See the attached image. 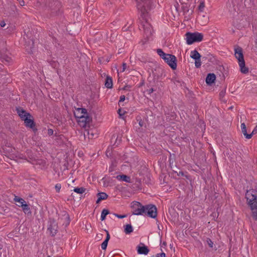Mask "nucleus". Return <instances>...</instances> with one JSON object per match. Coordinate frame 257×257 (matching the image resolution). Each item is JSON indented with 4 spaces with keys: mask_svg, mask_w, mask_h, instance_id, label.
Here are the masks:
<instances>
[{
    "mask_svg": "<svg viewBox=\"0 0 257 257\" xmlns=\"http://www.w3.org/2000/svg\"><path fill=\"white\" fill-rule=\"evenodd\" d=\"M157 52L172 70L176 69L177 59L175 55L165 53L161 49H158Z\"/></svg>",
    "mask_w": 257,
    "mask_h": 257,
    "instance_id": "1",
    "label": "nucleus"
},
{
    "mask_svg": "<svg viewBox=\"0 0 257 257\" xmlns=\"http://www.w3.org/2000/svg\"><path fill=\"white\" fill-rule=\"evenodd\" d=\"M235 57L238 60V63L240 67V70L243 74H247L248 72V68L245 67V61L242 52V49L238 46L234 49Z\"/></svg>",
    "mask_w": 257,
    "mask_h": 257,
    "instance_id": "2",
    "label": "nucleus"
},
{
    "mask_svg": "<svg viewBox=\"0 0 257 257\" xmlns=\"http://www.w3.org/2000/svg\"><path fill=\"white\" fill-rule=\"evenodd\" d=\"M247 203L251 211L257 209V191L253 189L247 190L245 193Z\"/></svg>",
    "mask_w": 257,
    "mask_h": 257,
    "instance_id": "3",
    "label": "nucleus"
},
{
    "mask_svg": "<svg viewBox=\"0 0 257 257\" xmlns=\"http://www.w3.org/2000/svg\"><path fill=\"white\" fill-rule=\"evenodd\" d=\"M185 36L186 37V43L188 45L201 42L203 39V34L198 32H187Z\"/></svg>",
    "mask_w": 257,
    "mask_h": 257,
    "instance_id": "4",
    "label": "nucleus"
},
{
    "mask_svg": "<svg viewBox=\"0 0 257 257\" xmlns=\"http://www.w3.org/2000/svg\"><path fill=\"white\" fill-rule=\"evenodd\" d=\"M137 8L141 12L142 15H145L150 10L152 4V0H136Z\"/></svg>",
    "mask_w": 257,
    "mask_h": 257,
    "instance_id": "5",
    "label": "nucleus"
},
{
    "mask_svg": "<svg viewBox=\"0 0 257 257\" xmlns=\"http://www.w3.org/2000/svg\"><path fill=\"white\" fill-rule=\"evenodd\" d=\"M132 205L133 214L136 215H144L145 213L146 205H143L139 202L134 201Z\"/></svg>",
    "mask_w": 257,
    "mask_h": 257,
    "instance_id": "6",
    "label": "nucleus"
},
{
    "mask_svg": "<svg viewBox=\"0 0 257 257\" xmlns=\"http://www.w3.org/2000/svg\"><path fill=\"white\" fill-rule=\"evenodd\" d=\"M144 215H147L151 218H155L157 216V208L155 205H146L145 213Z\"/></svg>",
    "mask_w": 257,
    "mask_h": 257,
    "instance_id": "7",
    "label": "nucleus"
},
{
    "mask_svg": "<svg viewBox=\"0 0 257 257\" xmlns=\"http://www.w3.org/2000/svg\"><path fill=\"white\" fill-rule=\"evenodd\" d=\"M58 223L54 218H50L48 221V230L52 236H54L58 232Z\"/></svg>",
    "mask_w": 257,
    "mask_h": 257,
    "instance_id": "8",
    "label": "nucleus"
},
{
    "mask_svg": "<svg viewBox=\"0 0 257 257\" xmlns=\"http://www.w3.org/2000/svg\"><path fill=\"white\" fill-rule=\"evenodd\" d=\"M139 27L140 30L144 31V35L147 38L149 39L151 36L152 34V28L151 25L147 21L142 22Z\"/></svg>",
    "mask_w": 257,
    "mask_h": 257,
    "instance_id": "9",
    "label": "nucleus"
},
{
    "mask_svg": "<svg viewBox=\"0 0 257 257\" xmlns=\"http://www.w3.org/2000/svg\"><path fill=\"white\" fill-rule=\"evenodd\" d=\"M23 120L26 127L32 128L35 133L37 132L38 129L36 127V123L32 115L31 116H27L24 118Z\"/></svg>",
    "mask_w": 257,
    "mask_h": 257,
    "instance_id": "10",
    "label": "nucleus"
},
{
    "mask_svg": "<svg viewBox=\"0 0 257 257\" xmlns=\"http://www.w3.org/2000/svg\"><path fill=\"white\" fill-rule=\"evenodd\" d=\"M122 137V132L114 134L112 136L111 141V142H112L113 141H114L113 146H115L116 147H117V146H118V145H119L120 144V143L121 142Z\"/></svg>",
    "mask_w": 257,
    "mask_h": 257,
    "instance_id": "11",
    "label": "nucleus"
},
{
    "mask_svg": "<svg viewBox=\"0 0 257 257\" xmlns=\"http://www.w3.org/2000/svg\"><path fill=\"white\" fill-rule=\"evenodd\" d=\"M137 250L138 254L146 255L149 252V249L143 243L141 242L137 246Z\"/></svg>",
    "mask_w": 257,
    "mask_h": 257,
    "instance_id": "12",
    "label": "nucleus"
},
{
    "mask_svg": "<svg viewBox=\"0 0 257 257\" xmlns=\"http://www.w3.org/2000/svg\"><path fill=\"white\" fill-rule=\"evenodd\" d=\"M16 111L22 120H23L24 118L27 117V116H31V114L29 112H27L21 107H17Z\"/></svg>",
    "mask_w": 257,
    "mask_h": 257,
    "instance_id": "13",
    "label": "nucleus"
},
{
    "mask_svg": "<svg viewBox=\"0 0 257 257\" xmlns=\"http://www.w3.org/2000/svg\"><path fill=\"white\" fill-rule=\"evenodd\" d=\"M216 79V76L214 73H209L206 78V83L207 85H211L214 83Z\"/></svg>",
    "mask_w": 257,
    "mask_h": 257,
    "instance_id": "14",
    "label": "nucleus"
},
{
    "mask_svg": "<svg viewBox=\"0 0 257 257\" xmlns=\"http://www.w3.org/2000/svg\"><path fill=\"white\" fill-rule=\"evenodd\" d=\"M17 205L19 207H21L24 212L25 214H31L32 212L31 211L29 205H28L26 202L25 203H24V204H22L21 205L17 204Z\"/></svg>",
    "mask_w": 257,
    "mask_h": 257,
    "instance_id": "15",
    "label": "nucleus"
},
{
    "mask_svg": "<svg viewBox=\"0 0 257 257\" xmlns=\"http://www.w3.org/2000/svg\"><path fill=\"white\" fill-rule=\"evenodd\" d=\"M241 133L243 134L246 139H250L251 138V134H248L247 133L246 125L244 123H242L241 124Z\"/></svg>",
    "mask_w": 257,
    "mask_h": 257,
    "instance_id": "16",
    "label": "nucleus"
},
{
    "mask_svg": "<svg viewBox=\"0 0 257 257\" xmlns=\"http://www.w3.org/2000/svg\"><path fill=\"white\" fill-rule=\"evenodd\" d=\"M105 231L106 233V237L105 240L103 241V242L101 244V248L103 250L106 249L107 246L108 242L109 240L110 239V235H109V232L106 230H105Z\"/></svg>",
    "mask_w": 257,
    "mask_h": 257,
    "instance_id": "17",
    "label": "nucleus"
},
{
    "mask_svg": "<svg viewBox=\"0 0 257 257\" xmlns=\"http://www.w3.org/2000/svg\"><path fill=\"white\" fill-rule=\"evenodd\" d=\"M97 200L96 203H99L100 201L107 198L108 195L104 192H100L97 194Z\"/></svg>",
    "mask_w": 257,
    "mask_h": 257,
    "instance_id": "18",
    "label": "nucleus"
},
{
    "mask_svg": "<svg viewBox=\"0 0 257 257\" xmlns=\"http://www.w3.org/2000/svg\"><path fill=\"white\" fill-rule=\"evenodd\" d=\"M116 178L118 180L124 181L127 183H130L131 180L130 176L123 174L117 175Z\"/></svg>",
    "mask_w": 257,
    "mask_h": 257,
    "instance_id": "19",
    "label": "nucleus"
},
{
    "mask_svg": "<svg viewBox=\"0 0 257 257\" xmlns=\"http://www.w3.org/2000/svg\"><path fill=\"white\" fill-rule=\"evenodd\" d=\"M113 86L112 79L110 76H107L105 80V86L107 88H111Z\"/></svg>",
    "mask_w": 257,
    "mask_h": 257,
    "instance_id": "20",
    "label": "nucleus"
},
{
    "mask_svg": "<svg viewBox=\"0 0 257 257\" xmlns=\"http://www.w3.org/2000/svg\"><path fill=\"white\" fill-rule=\"evenodd\" d=\"M179 2L182 5V10L184 14L189 12V6L184 0H179Z\"/></svg>",
    "mask_w": 257,
    "mask_h": 257,
    "instance_id": "21",
    "label": "nucleus"
},
{
    "mask_svg": "<svg viewBox=\"0 0 257 257\" xmlns=\"http://www.w3.org/2000/svg\"><path fill=\"white\" fill-rule=\"evenodd\" d=\"M79 118V119L78 120V122L79 124L82 126V127H86L87 123L85 122V119H84V115H81L79 116H78Z\"/></svg>",
    "mask_w": 257,
    "mask_h": 257,
    "instance_id": "22",
    "label": "nucleus"
},
{
    "mask_svg": "<svg viewBox=\"0 0 257 257\" xmlns=\"http://www.w3.org/2000/svg\"><path fill=\"white\" fill-rule=\"evenodd\" d=\"M124 231L126 234L133 232V228L131 224H127L124 226Z\"/></svg>",
    "mask_w": 257,
    "mask_h": 257,
    "instance_id": "23",
    "label": "nucleus"
},
{
    "mask_svg": "<svg viewBox=\"0 0 257 257\" xmlns=\"http://www.w3.org/2000/svg\"><path fill=\"white\" fill-rule=\"evenodd\" d=\"M63 216L64 217L65 220V222L63 223V225L65 224V227H66L70 224V216L68 213L66 211H64V214L63 215Z\"/></svg>",
    "mask_w": 257,
    "mask_h": 257,
    "instance_id": "24",
    "label": "nucleus"
},
{
    "mask_svg": "<svg viewBox=\"0 0 257 257\" xmlns=\"http://www.w3.org/2000/svg\"><path fill=\"white\" fill-rule=\"evenodd\" d=\"M190 56L192 59L194 60L195 59H198L199 58L201 57V55H200V54L196 50H194L191 52Z\"/></svg>",
    "mask_w": 257,
    "mask_h": 257,
    "instance_id": "25",
    "label": "nucleus"
},
{
    "mask_svg": "<svg viewBox=\"0 0 257 257\" xmlns=\"http://www.w3.org/2000/svg\"><path fill=\"white\" fill-rule=\"evenodd\" d=\"M110 213L108 209H104L102 210L101 214V220L103 221L105 219L107 215Z\"/></svg>",
    "mask_w": 257,
    "mask_h": 257,
    "instance_id": "26",
    "label": "nucleus"
},
{
    "mask_svg": "<svg viewBox=\"0 0 257 257\" xmlns=\"http://www.w3.org/2000/svg\"><path fill=\"white\" fill-rule=\"evenodd\" d=\"M136 120L139 122V124L141 127H143L144 126L146 127L145 123L140 115H138L136 117Z\"/></svg>",
    "mask_w": 257,
    "mask_h": 257,
    "instance_id": "27",
    "label": "nucleus"
},
{
    "mask_svg": "<svg viewBox=\"0 0 257 257\" xmlns=\"http://www.w3.org/2000/svg\"><path fill=\"white\" fill-rule=\"evenodd\" d=\"M86 190V188L84 187H76L73 190V191L78 193V194H82Z\"/></svg>",
    "mask_w": 257,
    "mask_h": 257,
    "instance_id": "28",
    "label": "nucleus"
},
{
    "mask_svg": "<svg viewBox=\"0 0 257 257\" xmlns=\"http://www.w3.org/2000/svg\"><path fill=\"white\" fill-rule=\"evenodd\" d=\"M14 200L15 202H18V203L17 204H19V205H21L22 204H24L26 202L23 199H22L21 198H20V197H18L17 196H15Z\"/></svg>",
    "mask_w": 257,
    "mask_h": 257,
    "instance_id": "29",
    "label": "nucleus"
},
{
    "mask_svg": "<svg viewBox=\"0 0 257 257\" xmlns=\"http://www.w3.org/2000/svg\"><path fill=\"white\" fill-rule=\"evenodd\" d=\"M195 65L197 68H200L201 65V58L195 59Z\"/></svg>",
    "mask_w": 257,
    "mask_h": 257,
    "instance_id": "30",
    "label": "nucleus"
},
{
    "mask_svg": "<svg viewBox=\"0 0 257 257\" xmlns=\"http://www.w3.org/2000/svg\"><path fill=\"white\" fill-rule=\"evenodd\" d=\"M84 119L85 122H86L87 124H89V122L92 120L91 117L88 114L84 115Z\"/></svg>",
    "mask_w": 257,
    "mask_h": 257,
    "instance_id": "31",
    "label": "nucleus"
},
{
    "mask_svg": "<svg viewBox=\"0 0 257 257\" xmlns=\"http://www.w3.org/2000/svg\"><path fill=\"white\" fill-rule=\"evenodd\" d=\"M78 111H81V115H87V114H88L87 113V111L86 109L84 108H79L78 109Z\"/></svg>",
    "mask_w": 257,
    "mask_h": 257,
    "instance_id": "32",
    "label": "nucleus"
},
{
    "mask_svg": "<svg viewBox=\"0 0 257 257\" xmlns=\"http://www.w3.org/2000/svg\"><path fill=\"white\" fill-rule=\"evenodd\" d=\"M205 7V4L204 2H201L200 3V4L198 6V10L200 12H203L204 8Z\"/></svg>",
    "mask_w": 257,
    "mask_h": 257,
    "instance_id": "33",
    "label": "nucleus"
},
{
    "mask_svg": "<svg viewBox=\"0 0 257 257\" xmlns=\"http://www.w3.org/2000/svg\"><path fill=\"white\" fill-rule=\"evenodd\" d=\"M206 242L210 247L212 248L213 247V242L210 238H207Z\"/></svg>",
    "mask_w": 257,
    "mask_h": 257,
    "instance_id": "34",
    "label": "nucleus"
},
{
    "mask_svg": "<svg viewBox=\"0 0 257 257\" xmlns=\"http://www.w3.org/2000/svg\"><path fill=\"white\" fill-rule=\"evenodd\" d=\"M252 217L255 220H257V209L252 211Z\"/></svg>",
    "mask_w": 257,
    "mask_h": 257,
    "instance_id": "35",
    "label": "nucleus"
},
{
    "mask_svg": "<svg viewBox=\"0 0 257 257\" xmlns=\"http://www.w3.org/2000/svg\"><path fill=\"white\" fill-rule=\"evenodd\" d=\"M55 188L56 190V192L59 193L60 191V189L61 188V185L60 183L56 184Z\"/></svg>",
    "mask_w": 257,
    "mask_h": 257,
    "instance_id": "36",
    "label": "nucleus"
},
{
    "mask_svg": "<svg viewBox=\"0 0 257 257\" xmlns=\"http://www.w3.org/2000/svg\"><path fill=\"white\" fill-rule=\"evenodd\" d=\"M173 171L175 172V173L177 174L178 176H185L187 178H188V176L185 175V173L183 171H180L179 173H177V172L175 171L174 170Z\"/></svg>",
    "mask_w": 257,
    "mask_h": 257,
    "instance_id": "37",
    "label": "nucleus"
},
{
    "mask_svg": "<svg viewBox=\"0 0 257 257\" xmlns=\"http://www.w3.org/2000/svg\"><path fill=\"white\" fill-rule=\"evenodd\" d=\"M113 215L114 216H115L116 217H117V218H120V219L125 218L127 216V215L126 214L120 215V214H118L114 213Z\"/></svg>",
    "mask_w": 257,
    "mask_h": 257,
    "instance_id": "38",
    "label": "nucleus"
},
{
    "mask_svg": "<svg viewBox=\"0 0 257 257\" xmlns=\"http://www.w3.org/2000/svg\"><path fill=\"white\" fill-rule=\"evenodd\" d=\"M225 92H226L225 89H223V90H222L219 92V97H220V98H223V97L225 96Z\"/></svg>",
    "mask_w": 257,
    "mask_h": 257,
    "instance_id": "39",
    "label": "nucleus"
},
{
    "mask_svg": "<svg viewBox=\"0 0 257 257\" xmlns=\"http://www.w3.org/2000/svg\"><path fill=\"white\" fill-rule=\"evenodd\" d=\"M125 98V96L124 95H121L120 96L119 102H118L119 105H120V103L121 102H122L124 101Z\"/></svg>",
    "mask_w": 257,
    "mask_h": 257,
    "instance_id": "40",
    "label": "nucleus"
},
{
    "mask_svg": "<svg viewBox=\"0 0 257 257\" xmlns=\"http://www.w3.org/2000/svg\"><path fill=\"white\" fill-rule=\"evenodd\" d=\"M53 134H54V131L52 129L49 128L48 130V135L49 136H51L53 135Z\"/></svg>",
    "mask_w": 257,
    "mask_h": 257,
    "instance_id": "41",
    "label": "nucleus"
},
{
    "mask_svg": "<svg viewBox=\"0 0 257 257\" xmlns=\"http://www.w3.org/2000/svg\"><path fill=\"white\" fill-rule=\"evenodd\" d=\"M257 133V125L255 126V127L254 128V129L253 130L252 132H251V133H250V134H251V137H252V136L253 135H255Z\"/></svg>",
    "mask_w": 257,
    "mask_h": 257,
    "instance_id": "42",
    "label": "nucleus"
},
{
    "mask_svg": "<svg viewBox=\"0 0 257 257\" xmlns=\"http://www.w3.org/2000/svg\"><path fill=\"white\" fill-rule=\"evenodd\" d=\"M49 36L50 37H51L53 39V41H54L55 42H56V38L54 36L53 34V33H52V32H49Z\"/></svg>",
    "mask_w": 257,
    "mask_h": 257,
    "instance_id": "43",
    "label": "nucleus"
},
{
    "mask_svg": "<svg viewBox=\"0 0 257 257\" xmlns=\"http://www.w3.org/2000/svg\"><path fill=\"white\" fill-rule=\"evenodd\" d=\"M165 256H166V254L164 252H161V253L157 254L156 257H165Z\"/></svg>",
    "mask_w": 257,
    "mask_h": 257,
    "instance_id": "44",
    "label": "nucleus"
},
{
    "mask_svg": "<svg viewBox=\"0 0 257 257\" xmlns=\"http://www.w3.org/2000/svg\"><path fill=\"white\" fill-rule=\"evenodd\" d=\"M117 113L120 117L124 114V112H122L121 108L118 109Z\"/></svg>",
    "mask_w": 257,
    "mask_h": 257,
    "instance_id": "45",
    "label": "nucleus"
},
{
    "mask_svg": "<svg viewBox=\"0 0 257 257\" xmlns=\"http://www.w3.org/2000/svg\"><path fill=\"white\" fill-rule=\"evenodd\" d=\"M122 66V69L121 72H123V71H124V70L126 69V64L125 63H123Z\"/></svg>",
    "mask_w": 257,
    "mask_h": 257,
    "instance_id": "46",
    "label": "nucleus"
},
{
    "mask_svg": "<svg viewBox=\"0 0 257 257\" xmlns=\"http://www.w3.org/2000/svg\"><path fill=\"white\" fill-rule=\"evenodd\" d=\"M19 3V4L21 6H23L25 5V2L24 0H17Z\"/></svg>",
    "mask_w": 257,
    "mask_h": 257,
    "instance_id": "47",
    "label": "nucleus"
},
{
    "mask_svg": "<svg viewBox=\"0 0 257 257\" xmlns=\"http://www.w3.org/2000/svg\"><path fill=\"white\" fill-rule=\"evenodd\" d=\"M154 91H155V90L153 88H150L147 90V92H148L149 94L152 93Z\"/></svg>",
    "mask_w": 257,
    "mask_h": 257,
    "instance_id": "48",
    "label": "nucleus"
},
{
    "mask_svg": "<svg viewBox=\"0 0 257 257\" xmlns=\"http://www.w3.org/2000/svg\"><path fill=\"white\" fill-rule=\"evenodd\" d=\"M0 26L2 27H4L6 26V23H5L4 21H1L0 23Z\"/></svg>",
    "mask_w": 257,
    "mask_h": 257,
    "instance_id": "49",
    "label": "nucleus"
},
{
    "mask_svg": "<svg viewBox=\"0 0 257 257\" xmlns=\"http://www.w3.org/2000/svg\"><path fill=\"white\" fill-rule=\"evenodd\" d=\"M131 87V86L130 85H126L125 86H124L123 88V90H128V88H130Z\"/></svg>",
    "mask_w": 257,
    "mask_h": 257,
    "instance_id": "50",
    "label": "nucleus"
},
{
    "mask_svg": "<svg viewBox=\"0 0 257 257\" xmlns=\"http://www.w3.org/2000/svg\"><path fill=\"white\" fill-rule=\"evenodd\" d=\"M106 155L108 157V156L111 155V152H109V151L107 150L106 152Z\"/></svg>",
    "mask_w": 257,
    "mask_h": 257,
    "instance_id": "51",
    "label": "nucleus"
},
{
    "mask_svg": "<svg viewBox=\"0 0 257 257\" xmlns=\"http://www.w3.org/2000/svg\"><path fill=\"white\" fill-rule=\"evenodd\" d=\"M55 136L57 137H59L60 139L61 138V136H63L62 135L57 134L56 133L55 134Z\"/></svg>",
    "mask_w": 257,
    "mask_h": 257,
    "instance_id": "52",
    "label": "nucleus"
},
{
    "mask_svg": "<svg viewBox=\"0 0 257 257\" xmlns=\"http://www.w3.org/2000/svg\"><path fill=\"white\" fill-rule=\"evenodd\" d=\"M122 29H123V31H125L126 30H127V29L125 28V27H123Z\"/></svg>",
    "mask_w": 257,
    "mask_h": 257,
    "instance_id": "53",
    "label": "nucleus"
},
{
    "mask_svg": "<svg viewBox=\"0 0 257 257\" xmlns=\"http://www.w3.org/2000/svg\"><path fill=\"white\" fill-rule=\"evenodd\" d=\"M28 53H32V50L31 49L30 51H28Z\"/></svg>",
    "mask_w": 257,
    "mask_h": 257,
    "instance_id": "54",
    "label": "nucleus"
},
{
    "mask_svg": "<svg viewBox=\"0 0 257 257\" xmlns=\"http://www.w3.org/2000/svg\"><path fill=\"white\" fill-rule=\"evenodd\" d=\"M109 61V59H108V58H107V59H106V61H107V62H108Z\"/></svg>",
    "mask_w": 257,
    "mask_h": 257,
    "instance_id": "55",
    "label": "nucleus"
},
{
    "mask_svg": "<svg viewBox=\"0 0 257 257\" xmlns=\"http://www.w3.org/2000/svg\"><path fill=\"white\" fill-rule=\"evenodd\" d=\"M232 108H233V106H231V107H230L229 108V109H232Z\"/></svg>",
    "mask_w": 257,
    "mask_h": 257,
    "instance_id": "56",
    "label": "nucleus"
},
{
    "mask_svg": "<svg viewBox=\"0 0 257 257\" xmlns=\"http://www.w3.org/2000/svg\"><path fill=\"white\" fill-rule=\"evenodd\" d=\"M164 245H165L166 243L165 242H163Z\"/></svg>",
    "mask_w": 257,
    "mask_h": 257,
    "instance_id": "57",
    "label": "nucleus"
},
{
    "mask_svg": "<svg viewBox=\"0 0 257 257\" xmlns=\"http://www.w3.org/2000/svg\"><path fill=\"white\" fill-rule=\"evenodd\" d=\"M6 61H7V62H9V60H8V59H7V60H6Z\"/></svg>",
    "mask_w": 257,
    "mask_h": 257,
    "instance_id": "58",
    "label": "nucleus"
},
{
    "mask_svg": "<svg viewBox=\"0 0 257 257\" xmlns=\"http://www.w3.org/2000/svg\"><path fill=\"white\" fill-rule=\"evenodd\" d=\"M47 257H51L50 255H48Z\"/></svg>",
    "mask_w": 257,
    "mask_h": 257,
    "instance_id": "59",
    "label": "nucleus"
},
{
    "mask_svg": "<svg viewBox=\"0 0 257 257\" xmlns=\"http://www.w3.org/2000/svg\"><path fill=\"white\" fill-rule=\"evenodd\" d=\"M189 0H187V1H189Z\"/></svg>",
    "mask_w": 257,
    "mask_h": 257,
    "instance_id": "60",
    "label": "nucleus"
}]
</instances>
